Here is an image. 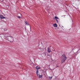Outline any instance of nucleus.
<instances>
[{
	"mask_svg": "<svg viewBox=\"0 0 80 80\" xmlns=\"http://www.w3.org/2000/svg\"><path fill=\"white\" fill-rule=\"evenodd\" d=\"M5 37L7 38L8 40L9 41V42H13L14 41V39L13 38V37L12 36H9L8 35V34H6L5 35Z\"/></svg>",
	"mask_w": 80,
	"mask_h": 80,
	"instance_id": "nucleus-1",
	"label": "nucleus"
},
{
	"mask_svg": "<svg viewBox=\"0 0 80 80\" xmlns=\"http://www.w3.org/2000/svg\"><path fill=\"white\" fill-rule=\"evenodd\" d=\"M66 59H67V58H66V56H65V54L63 55L62 56L61 58V62L62 63H63V62H65Z\"/></svg>",
	"mask_w": 80,
	"mask_h": 80,
	"instance_id": "nucleus-2",
	"label": "nucleus"
},
{
	"mask_svg": "<svg viewBox=\"0 0 80 80\" xmlns=\"http://www.w3.org/2000/svg\"><path fill=\"white\" fill-rule=\"evenodd\" d=\"M36 74L37 75L38 77L39 78H42V77L43 76L42 75H40V73L38 72V70H37L36 71Z\"/></svg>",
	"mask_w": 80,
	"mask_h": 80,
	"instance_id": "nucleus-3",
	"label": "nucleus"
},
{
	"mask_svg": "<svg viewBox=\"0 0 80 80\" xmlns=\"http://www.w3.org/2000/svg\"><path fill=\"white\" fill-rule=\"evenodd\" d=\"M1 19H3V18H5L3 17V16L1 15L0 16Z\"/></svg>",
	"mask_w": 80,
	"mask_h": 80,
	"instance_id": "nucleus-4",
	"label": "nucleus"
},
{
	"mask_svg": "<svg viewBox=\"0 0 80 80\" xmlns=\"http://www.w3.org/2000/svg\"><path fill=\"white\" fill-rule=\"evenodd\" d=\"M53 25L54 27H57V24L56 23L53 24Z\"/></svg>",
	"mask_w": 80,
	"mask_h": 80,
	"instance_id": "nucleus-5",
	"label": "nucleus"
},
{
	"mask_svg": "<svg viewBox=\"0 0 80 80\" xmlns=\"http://www.w3.org/2000/svg\"><path fill=\"white\" fill-rule=\"evenodd\" d=\"M41 68L40 67H39V68H38V66H37L36 67V69H37V70H38V69H40Z\"/></svg>",
	"mask_w": 80,
	"mask_h": 80,
	"instance_id": "nucleus-6",
	"label": "nucleus"
},
{
	"mask_svg": "<svg viewBox=\"0 0 80 80\" xmlns=\"http://www.w3.org/2000/svg\"><path fill=\"white\" fill-rule=\"evenodd\" d=\"M51 52V50H50V49L49 48H48V52L49 53H50Z\"/></svg>",
	"mask_w": 80,
	"mask_h": 80,
	"instance_id": "nucleus-7",
	"label": "nucleus"
},
{
	"mask_svg": "<svg viewBox=\"0 0 80 80\" xmlns=\"http://www.w3.org/2000/svg\"><path fill=\"white\" fill-rule=\"evenodd\" d=\"M25 24H26V25H28V22L27 21L25 22Z\"/></svg>",
	"mask_w": 80,
	"mask_h": 80,
	"instance_id": "nucleus-8",
	"label": "nucleus"
},
{
	"mask_svg": "<svg viewBox=\"0 0 80 80\" xmlns=\"http://www.w3.org/2000/svg\"><path fill=\"white\" fill-rule=\"evenodd\" d=\"M7 30V29L6 28L4 29V32H5Z\"/></svg>",
	"mask_w": 80,
	"mask_h": 80,
	"instance_id": "nucleus-9",
	"label": "nucleus"
},
{
	"mask_svg": "<svg viewBox=\"0 0 80 80\" xmlns=\"http://www.w3.org/2000/svg\"><path fill=\"white\" fill-rule=\"evenodd\" d=\"M55 18H56V19H58V17H57L55 16Z\"/></svg>",
	"mask_w": 80,
	"mask_h": 80,
	"instance_id": "nucleus-10",
	"label": "nucleus"
},
{
	"mask_svg": "<svg viewBox=\"0 0 80 80\" xmlns=\"http://www.w3.org/2000/svg\"><path fill=\"white\" fill-rule=\"evenodd\" d=\"M49 78L50 79H52V77H50V76L49 77Z\"/></svg>",
	"mask_w": 80,
	"mask_h": 80,
	"instance_id": "nucleus-11",
	"label": "nucleus"
},
{
	"mask_svg": "<svg viewBox=\"0 0 80 80\" xmlns=\"http://www.w3.org/2000/svg\"><path fill=\"white\" fill-rule=\"evenodd\" d=\"M20 16H18V18H20Z\"/></svg>",
	"mask_w": 80,
	"mask_h": 80,
	"instance_id": "nucleus-12",
	"label": "nucleus"
},
{
	"mask_svg": "<svg viewBox=\"0 0 80 80\" xmlns=\"http://www.w3.org/2000/svg\"><path fill=\"white\" fill-rule=\"evenodd\" d=\"M56 20L57 22H58V20H57V19H56Z\"/></svg>",
	"mask_w": 80,
	"mask_h": 80,
	"instance_id": "nucleus-13",
	"label": "nucleus"
},
{
	"mask_svg": "<svg viewBox=\"0 0 80 80\" xmlns=\"http://www.w3.org/2000/svg\"><path fill=\"white\" fill-rule=\"evenodd\" d=\"M48 55V56H50V55Z\"/></svg>",
	"mask_w": 80,
	"mask_h": 80,
	"instance_id": "nucleus-14",
	"label": "nucleus"
}]
</instances>
